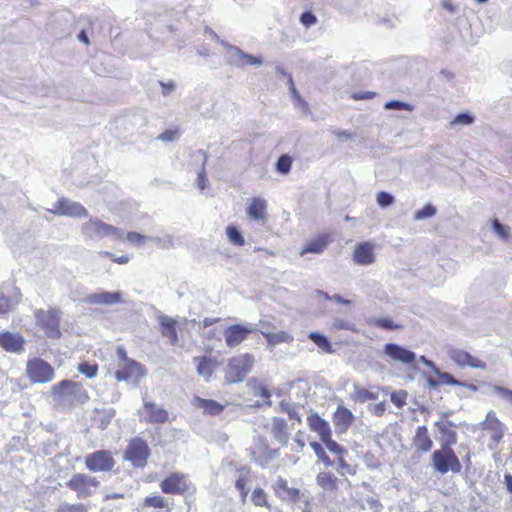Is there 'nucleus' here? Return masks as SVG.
I'll list each match as a JSON object with an SVG mask.
<instances>
[{"mask_svg": "<svg viewBox=\"0 0 512 512\" xmlns=\"http://www.w3.org/2000/svg\"><path fill=\"white\" fill-rule=\"evenodd\" d=\"M53 401L64 407H71L76 402L87 398L85 391L79 383L63 380L51 389Z\"/></svg>", "mask_w": 512, "mask_h": 512, "instance_id": "obj_1", "label": "nucleus"}, {"mask_svg": "<svg viewBox=\"0 0 512 512\" xmlns=\"http://www.w3.org/2000/svg\"><path fill=\"white\" fill-rule=\"evenodd\" d=\"M82 234L92 240H100L104 237H110L115 240H121L124 237V231L101 221L98 218H90L82 224Z\"/></svg>", "mask_w": 512, "mask_h": 512, "instance_id": "obj_2", "label": "nucleus"}, {"mask_svg": "<svg viewBox=\"0 0 512 512\" xmlns=\"http://www.w3.org/2000/svg\"><path fill=\"white\" fill-rule=\"evenodd\" d=\"M254 364V357L249 354H240L232 357L225 370V379L229 383H239L250 373Z\"/></svg>", "mask_w": 512, "mask_h": 512, "instance_id": "obj_3", "label": "nucleus"}, {"mask_svg": "<svg viewBox=\"0 0 512 512\" xmlns=\"http://www.w3.org/2000/svg\"><path fill=\"white\" fill-rule=\"evenodd\" d=\"M432 466L435 471L446 474L449 471L459 473L462 465L452 448L441 447L432 453Z\"/></svg>", "mask_w": 512, "mask_h": 512, "instance_id": "obj_4", "label": "nucleus"}, {"mask_svg": "<svg viewBox=\"0 0 512 512\" xmlns=\"http://www.w3.org/2000/svg\"><path fill=\"white\" fill-rule=\"evenodd\" d=\"M26 374L33 384L48 383L55 377L54 368L48 362L38 357L28 360Z\"/></svg>", "mask_w": 512, "mask_h": 512, "instance_id": "obj_5", "label": "nucleus"}, {"mask_svg": "<svg viewBox=\"0 0 512 512\" xmlns=\"http://www.w3.org/2000/svg\"><path fill=\"white\" fill-rule=\"evenodd\" d=\"M66 486L74 491L79 499H85L95 492L99 481L88 474L76 473L66 482Z\"/></svg>", "mask_w": 512, "mask_h": 512, "instance_id": "obj_6", "label": "nucleus"}, {"mask_svg": "<svg viewBox=\"0 0 512 512\" xmlns=\"http://www.w3.org/2000/svg\"><path fill=\"white\" fill-rule=\"evenodd\" d=\"M150 456V450L145 440L135 437L130 440L125 453L124 459L131 462L134 467L143 468Z\"/></svg>", "mask_w": 512, "mask_h": 512, "instance_id": "obj_7", "label": "nucleus"}, {"mask_svg": "<svg viewBox=\"0 0 512 512\" xmlns=\"http://www.w3.org/2000/svg\"><path fill=\"white\" fill-rule=\"evenodd\" d=\"M61 312L57 309H51L49 311L36 310L34 315L38 323L44 328L49 338L57 339L61 336L59 329Z\"/></svg>", "mask_w": 512, "mask_h": 512, "instance_id": "obj_8", "label": "nucleus"}, {"mask_svg": "<svg viewBox=\"0 0 512 512\" xmlns=\"http://www.w3.org/2000/svg\"><path fill=\"white\" fill-rule=\"evenodd\" d=\"M85 465L92 472H109L115 465L111 452L98 450L85 457Z\"/></svg>", "mask_w": 512, "mask_h": 512, "instance_id": "obj_9", "label": "nucleus"}, {"mask_svg": "<svg viewBox=\"0 0 512 512\" xmlns=\"http://www.w3.org/2000/svg\"><path fill=\"white\" fill-rule=\"evenodd\" d=\"M144 376L145 371L142 366L132 359L126 362H119L118 369L115 372L117 381L131 382L136 385Z\"/></svg>", "mask_w": 512, "mask_h": 512, "instance_id": "obj_10", "label": "nucleus"}, {"mask_svg": "<svg viewBox=\"0 0 512 512\" xmlns=\"http://www.w3.org/2000/svg\"><path fill=\"white\" fill-rule=\"evenodd\" d=\"M20 290L13 284H3L0 287V315L11 312L21 301Z\"/></svg>", "mask_w": 512, "mask_h": 512, "instance_id": "obj_11", "label": "nucleus"}, {"mask_svg": "<svg viewBox=\"0 0 512 512\" xmlns=\"http://www.w3.org/2000/svg\"><path fill=\"white\" fill-rule=\"evenodd\" d=\"M191 483L182 473H172L160 483L161 490L165 494L182 495L189 490Z\"/></svg>", "mask_w": 512, "mask_h": 512, "instance_id": "obj_12", "label": "nucleus"}, {"mask_svg": "<svg viewBox=\"0 0 512 512\" xmlns=\"http://www.w3.org/2000/svg\"><path fill=\"white\" fill-rule=\"evenodd\" d=\"M384 354L392 362L410 366L416 360V354L396 343H387L384 346Z\"/></svg>", "mask_w": 512, "mask_h": 512, "instance_id": "obj_13", "label": "nucleus"}, {"mask_svg": "<svg viewBox=\"0 0 512 512\" xmlns=\"http://www.w3.org/2000/svg\"><path fill=\"white\" fill-rule=\"evenodd\" d=\"M255 330L252 325L234 324L228 326L224 331L226 346L229 348L237 347Z\"/></svg>", "mask_w": 512, "mask_h": 512, "instance_id": "obj_14", "label": "nucleus"}, {"mask_svg": "<svg viewBox=\"0 0 512 512\" xmlns=\"http://www.w3.org/2000/svg\"><path fill=\"white\" fill-rule=\"evenodd\" d=\"M146 422L157 424L165 423L169 418V413L162 406L144 399L143 412H140V417H143Z\"/></svg>", "mask_w": 512, "mask_h": 512, "instance_id": "obj_15", "label": "nucleus"}, {"mask_svg": "<svg viewBox=\"0 0 512 512\" xmlns=\"http://www.w3.org/2000/svg\"><path fill=\"white\" fill-rule=\"evenodd\" d=\"M449 357L459 367L468 366L474 369L486 368V364L483 361L472 356L469 352L461 349H451L449 351Z\"/></svg>", "mask_w": 512, "mask_h": 512, "instance_id": "obj_16", "label": "nucleus"}, {"mask_svg": "<svg viewBox=\"0 0 512 512\" xmlns=\"http://www.w3.org/2000/svg\"><path fill=\"white\" fill-rule=\"evenodd\" d=\"M85 303L91 305H107L111 306L122 302L121 292H108L102 291L99 293H92L87 295L84 300Z\"/></svg>", "mask_w": 512, "mask_h": 512, "instance_id": "obj_17", "label": "nucleus"}, {"mask_svg": "<svg viewBox=\"0 0 512 512\" xmlns=\"http://www.w3.org/2000/svg\"><path fill=\"white\" fill-rule=\"evenodd\" d=\"M0 346L9 353H22L24 351V339L18 333L8 331L0 333Z\"/></svg>", "mask_w": 512, "mask_h": 512, "instance_id": "obj_18", "label": "nucleus"}, {"mask_svg": "<svg viewBox=\"0 0 512 512\" xmlns=\"http://www.w3.org/2000/svg\"><path fill=\"white\" fill-rule=\"evenodd\" d=\"M353 261L361 266L371 265L375 261L374 245L368 241L357 244L353 253Z\"/></svg>", "mask_w": 512, "mask_h": 512, "instance_id": "obj_19", "label": "nucleus"}, {"mask_svg": "<svg viewBox=\"0 0 512 512\" xmlns=\"http://www.w3.org/2000/svg\"><path fill=\"white\" fill-rule=\"evenodd\" d=\"M157 320L161 327V333L164 337L168 338L172 345H177L179 342L176 326L178 325V320L173 319L165 314H160L157 316Z\"/></svg>", "mask_w": 512, "mask_h": 512, "instance_id": "obj_20", "label": "nucleus"}, {"mask_svg": "<svg viewBox=\"0 0 512 512\" xmlns=\"http://www.w3.org/2000/svg\"><path fill=\"white\" fill-rule=\"evenodd\" d=\"M355 417L353 413L344 406H338L333 414V422L338 432L344 433L354 422Z\"/></svg>", "mask_w": 512, "mask_h": 512, "instance_id": "obj_21", "label": "nucleus"}, {"mask_svg": "<svg viewBox=\"0 0 512 512\" xmlns=\"http://www.w3.org/2000/svg\"><path fill=\"white\" fill-rule=\"evenodd\" d=\"M441 434V447L451 448L457 443V433L454 430L455 425L450 421H437L435 423Z\"/></svg>", "mask_w": 512, "mask_h": 512, "instance_id": "obj_22", "label": "nucleus"}, {"mask_svg": "<svg viewBox=\"0 0 512 512\" xmlns=\"http://www.w3.org/2000/svg\"><path fill=\"white\" fill-rule=\"evenodd\" d=\"M486 429L492 432L491 438L495 443H499L505 432V425L496 417L494 411H489L484 421Z\"/></svg>", "mask_w": 512, "mask_h": 512, "instance_id": "obj_23", "label": "nucleus"}, {"mask_svg": "<svg viewBox=\"0 0 512 512\" xmlns=\"http://www.w3.org/2000/svg\"><path fill=\"white\" fill-rule=\"evenodd\" d=\"M221 45L226 49L225 57L227 62L237 68H243L245 53L237 46L221 41Z\"/></svg>", "mask_w": 512, "mask_h": 512, "instance_id": "obj_24", "label": "nucleus"}, {"mask_svg": "<svg viewBox=\"0 0 512 512\" xmlns=\"http://www.w3.org/2000/svg\"><path fill=\"white\" fill-rule=\"evenodd\" d=\"M271 432L274 438L282 445H287L289 441L288 425L285 419L273 417Z\"/></svg>", "mask_w": 512, "mask_h": 512, "instance_id": "obj_25", "label": "nucleus"}, {"mask_svg": "<svg viewBox=\"0 0 512 512\" xmlns=\"http://www.w3.org/2000/svg\"><path fill=\"white\" fill-rule=\"evenodd\" d=\"M62 198L64 203V211L62 212L63 216L78 219L88 217V210L83 205H81L78 202L72 201L66 197Z\"/></svg>", "mask_w": 512, "mask_h": 512, "instance_id": "obj_26", "label": "nucleus"}, {"mask_svg": "<svg viewBox=\"0 0 512 512\" xmlns=\"http://www.w3.org/2000/svg\"><path fill=\"white\" fill-rule=\"evenodd\" d=\"M260 332L266 338L267 344L271 349L281 343H291L294 340L293 335L286 331L271 332L260 330Z\"/></svg>", "mask_w": 512, "mask_h": 512, "instance_id": "obj_27", "label": "nucleus"}, {"mask_svg": "<svg viewBox=\"0 0 512 512\" xmlns=\"http://www.w3.org/2000/svg\"><path fill=\"white\" fill-rule=\"evenodd\" d=\"M266 208L267 203L264 199L253 198L247 207V215L255 221H264Z\"/></svg>", "mask_w": 512, "mask_h": 512, "instance_id": "obj_28", "label": "nucleus"}, {"mask_svg": "<svg viewBox=\"0 0 512 512\" xmlns=\"http://www.w3.org/2000/svg\"><path fill=\"white\" fill-rule=\"evenodd\" d=\"M307 420L310 429L318 433L321 441L331 435L329 423L317 414L310 415Z\"/></svg>", "mask_w": 512, "mask_h": 512, "instance_id": "obj_29", "label": "nucleus"}, {"mask_svg": "<svg viewBox=\"0 0 512 512\" xmlns=\"http://www.w3.org/2000/svg\"><path fill=\"white\" fill-rule=\"evenodd\" d=\"M192 403L195 407L203 409L208 415H219L224 409V405L212 399L194 397Z\"/></svg>", "mask_w": 512, "mask_h": 512, "instance_id": "obj_30", "label": "nucleus"}, {"mask_svg": "<svg viewBox=\"0 0 512 512\" xmlns=\"http://www.w3.org/2000/svg\"><path fill=\"white\" fill-rule=\"evenodd\" d=\"M413 442L418 450L428 452L433 446V442L429 437L428 429L426 426H419L416 430Z\"/></svg>", "mask_w": 512, "mask_h": 512, "instance_id": "obj_31", "label": "nucleus"}, {"mask_svg": "<svg viewBox=\"0 0 512 512\" xmlns=\"http://www.w3.org/2000/svg\"><path fill=\"white\" fill-rule=\"evenodd\" d=\"M328 245V238L326 236H320L317 239H314L307 243V245L301 250L300 254L304 255L306 253H314L320 254L322 253Z\"/></svg>", "mask_w": 512, "mask_h": 512, "instance_id": "obj_32", "label": "nucleus"}, {"mask_svg": "<svg viewBox=\"0 0 512 512\" xmlns=\"http://www.w3.org/2000/svg\"><path fill=\"white\" fill-rule=\"evenodd\" d=\"M237 479L235 482V486L237 490L240 492V496L242 498V501H245L249 489L246 488V477L250 473V469L247 467H242L237 471Z\"/></svg>", "mask_w": 512, "mask_h": 512, "instance_id": "obj_33", "label": "nucleus"}, {"mask_svg": "<svg viewBox=\"0 0 512 512\" xmlns=\"http://www.w3.org/2000/svg\"><path fill=\"white\" fill-rule=\"evenodd\" d=\"M317 484L325 490L333 491L336 489L337 478L329 472H321L316 477Z\"/></svg>", "mask_w": 512, "mask_h": 512, "instance_id": "obj_34", "label": "nucleus"}, {"mask_svg": "<svg viewBox=\"0 0 512 512\" xmlns=\"http://www.w3.org/2000/svg\"><path fill=\"white\" fill-rule=\"evenodd\" d=\"M197 363V373L205 378H209L213 373L212 362L207 357H195Z\"/></svg>", "mask_w": 512, "mask_h": 512, "instance_id": "obj_35", "label": "nucleus"}, {"mask_svg": "<svg viewBox=\"0 0 512 512\" xmlns=\"http://www.w3.org/2000/svg\"><path fill=\"white\" fill-rule=\"evenodd\" d=\"M226 235L229 242L234 246H243L245 244L244 236L234 225H228L226 227Z\"/></svg>", "mask_w": 512, "mask_h": 512, "instance_id": "obj_36", "label": "nucleus"}, {"mask_svg": "<svg viewBox=\"0 0 512 512\" xmlns=\"http://www.w3.org/2000/svg\"><path fill=\"white\" fill-rule=\"evenodd\" d=\"M351 398L355 402L364 403L366 401L376 399L377 395L365 388H360L357 385H354V391L351 394Z\"/></svg>", "mask_w": 512, "mask_h": 512, "instance_id": "obj_37", "label": "nucleus"}, {"mask_svg": "<svg viewBox=\"0 0 512 512\" xmlns=\"http://www.w3.org/2000/svg\"><path fill=\"white\" fill-rule=\"evenodd\" d=\"M309 339L312 340L323 351L327 353L332 352L331 343L329 342L328 338L325 335L319 332H311L309 334Z\"/></svg>", "mask_w": 512, "mask_h": 512, "instance_id": "obj_38", "label": "nucleus"}, {"mask_svg": "<svg viewBox=\"0 0 512 512\" xmlns=\"http://www.w3.org/2000/svg\"><path fill=\"white\" fill-rule=\"evenodd\" d=\"M292 162L293 160L288 154H283L276 161L275 169L280 174L286 175L291 170Z\"/></svg>", "mask_w": 512, "mask_h": 512, "instance_id": "obj_39", "label": "nucleus"}, {"mask_svg": "<svg viewBox=\"0 0 512 512\" xmlns=\"http://www.w3.org/2000/svg\"><path fill=\"white\" fill-rule=\"evenodd\" d=\"M436 207L428 203L423 208L417 210L413 216L414 221L425 220L436 214Z\"/></svg>", "mask_w": 512, "mask_h": 512, "instance_id": "obj_40", "label": "nucleus"}, {"mask_svg": "<svg viewBox=\"0 0 512 512\" xmlns=\"http://www.w3.org/2000/svg\"><path fill=\"white\" fill-rule=\"evenodd\" d=\"M474 121L475 117L471 113L462 112L456 115V117L450 122V126H467L473 124Z\"/></svg>", "mask_w": 512, "mask_h": 512, "instance_id": "obj_41", "label": "nucleus"}, {"mask_svg": "<svg viewBox=\"0 0 512 512\" xmlns=\"http://www.w3.org/2000/svg\"><path fill=\"white\" fill-rule=\"evenodd\" d=\"M371 324L387 330H397L402 328L401 325L394 323L390 318L372 319Z\"/></svg>", "mask_w": 512, "mask_h": 512, "instance_id": "obj_42", "label": "nucleus"}, {"mask_svg": "<svg viewBox=\"0 0 512 512\" xmlns=\"http://www.w3.org/2000/svg\"><path fill=\"white\" fill-rule=\"evenodd\" d=\"M413 105L409 104V103H406V102H403V101H400V100H391V101H388L384 104V109L386 110H396V111H401V110H406V111H412L413 110Z\"/></svg>", "mask_w": 512, "mask_h": 512, "instance_id": "obj_43", "label": "nucleus"}, {"mask_svg": "<svg viewBox=\"0 0 512 512\" xmlns=\"http://www.w3.org/2000/svg\"><path fill=\"white\" fill-rule=\"evenodd\" d=\"M434 373L438 376L440 385L448 384V385H465L464 382H460L456 380L450 373L441 372L438 368L435 369Z\"/></svg>", "mask_w": 512, "mask_h": 512, "instance_id": "obj_44", "label": "nucleus"}, {"mask_svg": "<svg viewBox=\"0 0 512 512\" xmlns=\"http://www.w3.org/2000/svg\"><path fill=\"white\" fill-rule=\"evenodd\" d=\"M310 447L320 461H322L326 466H332V462L325 453L321 444H319L318 442H311Z\"/></svg>", "mask_w": 512, "mask_h": 512, "instance_id": "obj_45", "label": "nucleus"}, {"mask_svg": "<svg viewBox=\"0 0 512 512\" xmlns=\"http://www.w3.org/2000/svg\"><path fill=\"white\" fill-rule=\"evenodd\" d=\"M395 201V198L392 194L386 191H380L376 195V202L377 204L382 207L386 208L392 205Z\"/></svg>", "mask_w": 512, "mask_h": 512, "instance_id": "obj_46", "label": "nucleus"}, {"mask_svg": "<svg viewBox=\"0 0 512 512\" xmlns=\"http://www.w3.org/2000/svg\"><path fill=\"white\" fill-rule=\"evenodd\" d=\"M408 393L405 390H398L391 393L390 400L398 408L406 404Z\"/></svg>", "mask_w": 512, "mask_h": 512, "instance_id": "obj_47", "label": "nucleus"}, {"mask_svg": "<svg viewBox=\"0 0 512 512\" xmlns=\"http://www.w3.org/2000/svg\"><path fill=\"white\" fill-rule=\"evenodd\" d=\"M116 412L114 409H106L101 412H98L99 422H100V428L105 429L108 424L111 422L113 417L115 416Z\"/></svg>", "mask_w": 512, "mask_h": 512, "instance_id": "obj_48", "label": "nucleus"}, {"mask_svg": "<svg viewBox=\"0 0 512 512\" xmlns=\"http://www.w3.org/2000/svg\"><path fill=\"white\" fill-rule=\"evenodd\" d=\"M492 392L500 397L502 400L512 404V390L503 386L495 385L492 387Z\"/></svg>", "mask_w": 512, "mask_h": 512, "instance_id": "obj_49", "label": "nucleus"}, {"mask_svg": "<svg viewBox=\"0 0 512 512\" xmlns=\"http://www.w3.org/2000/svg\"><path fill=\"white\" fill-rule=\"evenodd\" d=\"M251 500L256 506L268 507L266 493L261 488H256L252 492Z\"/></svg>", "mask_w": 512, "mask_h": 512, "instance_id": "obj_50", "label": "nucleus"}, {"mask_svg": "<svg viewBox=\"0 0 512 512\" xmlns=\"http://www.w3.org/2000/svg\"><path fill=\"white\" fill-rule=\"evenodd\" d=\"M144 504L147 507L162 509L167 506L165 499L161 496H148L144 500Z\"/></svg>", "mask_w": 512, "mask_h": 512, "instance_id": "obj_51", "label": "nucleus"}, {"mask_svg": "<svg viewBox=\"0 0 512 512\" xmlns=\"http://www.w3.org/2000/svg\"><path fill=\"white\" fill-rule=\"evenodd\" d=\"M78 371L85 375L87 378L91 379L97 375V366L91 365L87 362L80 363L78 366Z\"/></svg>", "mask_w": 512, "mask_h": 512, "instance_id": "obj_52", "label": "nucleus"}, {"mask_svg": "<svg viewBox=\"0 0 512 512\" xmlns=\"http://www.w3.org/2000/svg\"><path fill=\"white\" fill-rule=\"evenodd\" d=\"M322 442L325 444L327 449L332 453H335L337 455H342L343 453H346V451L336 441H334L331 438V435L323 439Z\"/></svg>", "mask_w": 512, "mask_h": 512, "instance_id": "obj_53", "label": "nucleus"}, {"mask_svg": "<svg viewBox=\"0 0 512 512\" xmlns=\"http://www.w3.org/2000/svg\"><path fill=\"white\" fill-rule=\"evenodd\" d=\"M150 241L156 243L162 248H171L174 246V239L171 235H165L164 237H151Z\"/></svg>", "mask_w": 512, "mask_h": 512, "instance_id": "obj_54", "label": "nucleus"}, {"mask_svg": "<svg viewBox=\"0 0 512 512\" xmlns=\"http://www.w3.org/2000/svg\"><path fill=\"white\" fill-rule=\"evenodd\" d=\"M492 229L502 239H506L509 236V228L501 224L497 219L492 221Z\"/></svg>", "mask_w": 512, "mask_h": 512, "instance_id": "obj_55", "label": "nucleus"}, {"mask_svg": "<svg viewBox=\"0 0 512 512\" xmlns=\"http://www.w3.org/2000/svg\"><path fill=\"white\" fill-rule=\"evenodd\" d=\"M151 237H147L138 232H128L126 239L133 244L142 245L146 240H150Z\"/></svg>", "mask_w": 512, "mask_h": 512, "instance_id": "obj_56", "label": "nucleus"}, {"mask_svg": "<svg viewBox=\"0 0 512 512\" xmlns=\"http://www.w3.org/2000/svg\"><path fill=\"white\" fill-rule=\"evenodd\" d=\"M262 64L263 60L261 57L245 53L243 68L246 66H261Z\"/></svg>", "mask_w": 512, "mask_h": 512, "instance_id": "obj_57", "label": "nucleus"}, {"mask_svg": "<svg viewBox=\"0 0 512 512\" xmlns=\"http://www.w3.org/2000/svg\"><path fill=\"white\" fill-rule=\"evenodd\" d=\"M300 22L305 27H310V26L314 25L317 22V18H316V16L312 12L307 11V12H304V13L301 14Z\"/></svg>", "mask_w": 512, "mask_h": 512, "instance_id": "obj_58", "label": "nucleus"}, {"mask_svg": "<svg viewBox=\"0 0 512 512\" xmlns=\"http://www.w3.org/2000/svg\"><path fill=\"white\" fill-rule=\"evenodd\" d=\"M179 136L176 130H166L158 136V139L163 142H172Z\"/></svg>", "mask_w": 512, "mask_h": 512, "instance_id": "obj_59", "label": "nucleus"}, {"mask_svg": "<svg viewBox=\"0 0 512 512\" xmlns=\"http://www.w3.org/2000/svg\"><path fill=\"white\" fill-rule=\"evenodd\" d=\"M288 84H289V90L291 92L293 99H295L299 103L305 104L304 101L302 100L299 92L295 88L294 81H293L291 75L288 76Z\"/></svg>", "mask_w": 512, "mask_h": 512, "instance_id": "obj_60", "label": "nucleus"}, {"mask_svg": "<svg viewBox=\"0 0 512 512\" xmlns=\"http://www.w3.org/2000/svg\"><path fill=\"white\" fill-rule=\"evenodd\" d=\"M100 255H104V256H107L109 257L112 261L118 263V264H126L129 262V257L126 256V255H122V256H119V257H116L114 254H112L111 252H100Z\"/></svg>", "mask_w": 512, "mask_h": 512, "instance_id": "obj_61", "label": "nucleus"}, {"mask_svg": "<svg viewBox=\"0 0 512 512\" xmlns=\"http://www.w3.org/2000/svg\"><path fill=\"white\" fill-rule=\"evenodd\" d=\"M159 84H160V86L162 88V94L164 96H168L176 88V85H175V83L173 81H169V82L159 81Z\"/></svg>", "mask_w": 512, "mask_h": 512, "instance_id": "obj_62", "label": "nucleus"}, {"mask_svg": "<svg viewBox=\"0 0 512 512\" xmlns=\"http://www.w3.org/2000/svg\"><path fill=\"white\" fill-rule=\"evenodd\" d=\"M255 395L256 396H260V397H263L265 399H267L266 403L270 406L271 405V401L269 400L270 397H271V393L270 391L264 387V386H259L255 389Z\"/></svg>", "mask_w": 512, "mask_h": 512, "instance_id": "obj_63", "label": "nucleus"}, {"mask_svg": "<svg viewBox=\"0 0 512 512\" xmlns=\"http://www.w3.org/2000/svg\"><path fill=\"white\" fill-rule=\"evenodd\" d=\"M48 211L54 215L63 216V213H61L64 211L63 198H59L58 201L54 204V207L52 209H48Z\"/></svg>", "mask_w": 512, "mask_h": 512, "instance_id": "obj_64", "label": "nucleus"}]
</instances>
